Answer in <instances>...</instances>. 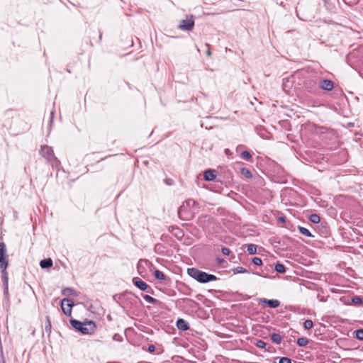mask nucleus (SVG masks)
Wrapping results in <instances>:
<instances>
[{
	"label": "nucleus",
	"instance_id": "1",
	"mask_svg": "<svg viewBox=\"0 0 363 363\" xmlns=\"http://www.w3.org/2000/svg\"><path fill=\"white\" fill-rule=\"evenodd\" d=\"M187 273L191 277L202 284L219 279V278L213 274H208L194 267L189 268L187 269Z\"/></svg>",
	"mask_w": 363,
	"mask_h": 363
},
{
	"label": "nucleus",
	"instance_id": "19",
	"mask_svg": "<svg viewBox=\"0 0 363 363\" xmlns=\"http://www.w3.org/2000/svg\"><path fill=\"white\" fill-rule=\"evenodd\" d=\"M1 272V279L4 283V285H8V273L6 272V268H0Z\"/></svg>",
	"mask_w": 363,
	"mask_h": 363
},
{
	"label": "nucleus",
	"instance_id": "46",
	"mask_svg": "<svg viewBox=\"0 0 363 363\" xmlns=\"http://www.w3.org/2000/svg\"><path fill=\"white\" fill-rule=\"evenodd\" d=\"M4 294L6 295L9 294L8 285H4Z\"/></svg>",
	"mask_w": 363,
	"mask_h": 363
},
{
	"label": "nucleus",
	"instance_id": "15",
	"mask_svg": "<svg viewBox=\"0 0 363 363\" xmlns=\"http://www.w3.org/2000/svg\"><path fill=\"white\" fill-rule=\"evenodd\" d=\"M52 264L53 262L51 258L44 259L40 262V266L42 269L50 268L52 267Z\"/></svg>",
	"mask_w": 363,
	"mask_h": 363
},
{
	"label": "nucleus",
	"instance_id": "51",
	"mask_svg": "<svg viewBox=\"0 0 363 363\" xmlns=\"http://www.w3.org/2000/svg\"><path fill=\"white\" fill-rule=\"evenodd\" d=\"M161 246H162L161 245L158 244V245H155V247L157 248V247H161Z\"/></svg>",
	"mask_w": 363,
	"mask_h": 363
},
{
	"label": "nucleus",
	"instance_id": "6",
	"mask_svg": "<svg viewBox=\"0 0 363 363\" xmlns=\"http://www.w3.org/2000/svg\"><path fill=\"white\" fill-rule=\"evenodd\" d=\"M194 27V21L192 16H191L189 18H187L186 19L182 20L179 26V29L186 31L192 30Z\"/></svg>",
	"mask_w": 363,
	"mask_h": 363
},
{
	"label": "nucleus",
	"instance_id": "26",
	"mask_svg": "<svg viewBox=\"0 0 363 363\" xmlns=\"http://www.w3.org/2000/svg\"><path fill=\"white\" fill-rule=\"evenodd\" d=\"M143 298L148 303H159V301L157 300L156 298L150 296V295H147V294H145V295H143Z\"/></svg>",
	"mask_w": 363,
	"mask_h": 363
},
{
	"label": "nucleus",
	"instance_id": "32",
	"mask_svg": "<svg viewBox=\"0 0 363 363\" xmlns=\"http://www.w3.org/2000/svg\"><path fill=\"white\" fill-rule=\"evenodd\" d=\"M313 326V323L311 320H306L303 323V327L306 330H309V329L312 328Z\"/></svg>",
	"mask_w": 363,
	"mask_h": 363
},
{
	"label": "nucleus",
	"instance_id": "37",
	"mask_svg": "<svg viewBox=\"0 0 363 363\" xmlns=\"http://www.w3.org/2000/svg\"><path fill=\"white\" fill-rule=\"evenodd\" d=\"M266 342L263 340H257L256 342V346L259 348H264L266 347Z\"/></svg>",
	"mask_w": 363,
	"mask_h": 363
},
{
	"label": "nucleus",
	"instance_id": "8",
	"mask_svg": "<svg viewBox=\"0 0 363 363\" xmlns=\"http://www.w3.org/2000/svg\"><path fill=\"white\" fill-rule=\"evenodd\" d=\"M258 303L259 304L264 303L272 308H276L280 306V301L277 299H267L265 298H259Z\"/></svg>",
	"mask_w": 363,
	"mask_h": 363
},
{
	"label": "nucleus",
	"instance_id": "23",
	"mask_svg": "<svg viewBox=\"0 0 363 363\" xmlns=\"http://www.w3.org/2000/svg\"><path fill=\"white\" fill-rule=\"evenodd\" d=\"M257 246L254 244H249L247 245V251L250 255H254L257 253Z\"/></svg>",
	"mask_w": 363,
	"mask_h": 363
},
{
	"label": "nucleus",
	"instance_id": "5",
	"mask_svg": "<svg viewBox=\"0 0 363 363\" xmlns=\"http://www.w3.org/2000/svg\"><path fill=\"white\" fill-rule=\"evenodd\" d=\"M83 326H82L80 333L84 335H91L93 334L96 328V324L92 320H88L84 322Z\"/></svg>",
	"mask_w": 363,
	"mask_h": 363
},
{
	"label": "nucleus",
	"instance_id": "40",
	"mask_svg": "<svg viewBox=\"0 0 363 363\" xmlns=\"http://www.w3.org/2000/svg\"><path fill=\"white\" fill-rule=\"evenodd\" d=\"M346 4L352 6L357 4V0H342Z\"/></svg>",
	"mask_w": 363,
	"mask_h": 363
},
{
	"label": "nucleus",
	"instance_id": "18",
	"mask_svg": "<svg viewBox=\"0 0 363 363\" xmlns=\"http://www.w3.org/2000/svg\"><path fill=\"white\" fill-rule=\"evenodd\" d=\"M154 275H155V278L159 280L166 281L167 279H169L167 278V277L162 272L157 270V269L154 272Z\"/></svg>",
	"mask_w": 363,
	"mask_h": 363
},
{
	"label": "nucleus",
	"instance_id": "50",
	"mask_svg": "<svg viewBox=\"0 0 363 363\" xmlns=\"http://www.w3.org/2000/svg\"><path fill=\"white\" fill-rule=\"evenodd\" d=\"M101 38H102V33H101V32H99V40H101Z\"/></svg>",
	"mask_w": 363,
	"mask_h": 363
},
{
	"label": "nucleus",
	"instance_id": "35",
	"mask_svg": "<svg viewBox=\"0 0 363 363\" xmlns=\"http://www.w3.org/2000/svg\"><path fill=\"white\" fill-rule=\"evenodd\" d=\"M252 262L255 265L261 266L262 264V261L259 257H253Z\"/></svg>",
	"mask_w": 363,
	"mask_h": 363
},
{
	"label": "nucleus",
	"instance_id": "14",
	"mask_svg": "<svg viewBox=\"0 0 363 363\" xmlns=\"http://www.w3.org/2000/svg\"><path fill=\"white\" fill-rule=\"evenodd\" d=\"M62 294L66 296H78V293L76 290L70 287L64 288L62 290Z\"/></svg>",
	"mask_w": 363,
	"mask_h": 363
},
{
	"label": "nucleus",
	"instance_id": "27",
	"mask_svg": "<svg viewBox=\"0 0 363 363\" xmlns=\"http://www.w3.org/2000/svg\"><path fill=\"white\" fill-rule=\"evenodd\" d=\"M309 220L313 223H318L320 220V218L318 214L313 213L310 215Z\"/></svg>",
	"mask_w": 363,
	"mask_h": 363
},
{
	"label": "nucleus",
	"instance_id": "36",
	"mask_svg": "<svg viewBox=\"0 0 363 363\" xmlns=\"http://www.w3.org/2000/svg\"><path fill=\"white\" fill-rule=\"evenodd\" d=\"M185 203L189 207H193L196 204V202L194 199H189L185 201Z\"/></svg>",
	"mask_w": 363,
	"mask_h": 363
},
{
	"label": "nucleus",
	"instance_id": "30",
	"mask_svg": "<svg viewBox=\"0 0 363 363\" xmlns=\"http://www.w3.org/2000/svg\"><path fill=\"white\" fill-rule=\"evenodd\" d=\"M351 302L354 305H360L362 303V299L361 297L355 296L351 298Z\"/></svg>",
	"mask_w": 363,
	"mask_h": 363
},
{
	"label": "nucleus",
	"instance_id": "22",
	"mask_svg": "<svg viewBox=\"0 0 363 363\" xmlns=\"http://www.w3.org/2000/svg\"><path fill=\"white\" fill-rule=\"evenodd\" d=\"M298 231L299 233L304 235V236H306V237H312V234L311 233V232L306 228L304 227H301V226H298Z\"/></svg>",
	"mask_w": 363,
	"mask_h": 363
},
{
	"label": "nucleus",
	"instance_id": "33",
	"mask_svg": "<svg viewBox=\"0 0 363 363\" xmlns=\"http://www.w3.org/2000/svg\"><path fill=\"white\" fill-rule=\"evenodd\" d=\"M216 262L219 266L223 267H225L228 265V262L225 259H223L220 257H217Z\"/></svg>",
	"mask_w": 363,
	"mask_h": 363
},
{
	"label": "nucleus",
	"instance_id": "52",
	"mask_svg": "<svg viewBox=\"0 0 363 363\" xmlns=\"http://www.w3.org/2000/svg\"><path fill=\"white\" fill-rule=\"evenodd\" d=\"M240 147H241V146H238V147H237L236 150H237V151H238V150H239V149H240Z\"/></svg>",
	"mask_w": 363,
	"mask_h": 363
},
{
	"label": "nucleus",
	"instance_id": "34",
	"mask_svg": "<svg viewBox=\"0 0 363 363\" xmlns=\"http://www.w3.org/2000/svg\"><path fill=\"white\" fill-rule=\"evenodd\" d=\"M355 337L359 340H363V329H358L355 331Z\"/></svg>",
	"mask_w": 363,
	"mask_h": 363
},
{
	"label": "nucleus",
	"instance_id": "45",
	"mask_svg": "<svg viewBox=\"0 0 363 363\" xmlns=\"http://www.w3.org/2000/svg\"><path fill=\"white\" fill-rule=\"evenodd\" d=\"M143 260V259H140V261L138 262V264H137V268H138V270L140 272V267H141V263Z\"/></svg>",
	"mask_w": 363,
	"mask_h": 363
},
{
	"label": "nucleus",
	"instance_id": "13",
	"mask_svg": "<svg viewBox=\"0 0 363 363\" xmlns=\"http://www.w3.org/2000/svg\"><path fill=\"white\" fill-rule=\"evenodd\" d=\"M177 327L178 328L179 330H181L182 331H186L189 328L187 322L182 318H179L177 320Z\"/></svg>",
	"mask_w": 363,
	"mask_h": 363
},
{
	"label": "nucleus",
	"instance_id": "31",
	"mask_svg": "<svg viewBox=\"0 0 363 363\" xmlns=\"http://www.w3.org/2000/svg\"><path fill=\"white\" fill-rule=\"evenodd\" d=\"M235 274L240 273H247V270L242 267H237L233 269Z\"/></svg>",
	"mask_w": 363,
	"mask_h": 363
},
{
	"label": "nucleus",
	"instance_id": "28",
	"mask_svg": "<svg viewBox=\"0 0 363 363\" xmlns=\"http://www.w3.org/2000/svg\"><path fill=\"white\" fill-rule=\"evenodd\" d=\"M274 269L278 273H284L286 271V268L284 264L281 263H277L274 267Z\"/></svg>",
	"mask_w": 363,
	"mask_h": 363
},
{
	"label": "nucleus",
	"instance_id": "20",
	"mask_svg": "<svg viewBox=\"0 0 363 363\" xmlns=\"http://www.w3.org/2000/svg\"><path fill=\"white\" fill-rule=\"evenodd\" d=\"M52 325L49 316H46V322L45 324V331L50 335L51 333Z\"/></svg>",
	"mask_w": 363,
	"mask_h": 363
},
{
	"label": "nucleus",
	"instance_id": "39",
	"mask_svg": "<svg viewBox=\"0 0 363 363\" xmlns=\"http://www.w3.org/2000/svg\"><path fill=\"white\" fill-rule=\"evenodd\" d=\"M279 363H291V360L289 357H283L280 358Z\"/></svg>",
	"mask_w": 363,
	"mask_h": 363
},
{
	"label": "nucleus",
	"instance_id": "9",
	"mask_svg": "<svg viewBox=\"0 0 363 363\" xmlns=\"http://www.w3.org/2000/svg\"><path fill=\"white\" fill-rule=\"evenodd\" d=\"M335 87V84L330 79H323L318 83V88L322 89L324 91H330Z\"/></svg>",
	"mask_w": 363,
	"mask_h": 363
},
{
	"label": "nucleus",
	"instance_id": "47",
	"mask_svg": "<svg viewBox=\"0 0 363 363\" xmlns=\"http://www.w3.org/2000/svg\"><path fill=\"white\" fill-rule=\"evenodd\" d=\"M279 220L281 223H285L286 222V219L284 217H279Z\"/></svg>",
	"mask_w": 363,
	"mask_h": 363
},
{
	"label": "nucleus",
	"instance_id": "12",
	"mask_svg": "<svg viewBox=\"0 0 363 363\" xmlns=\"http://www.w3.org/2000/svg\"><path fill=\"white\" fill-rule=\"evenodd\" d=\"M177 214L179 218L183 220H190V218H189L186 215L187 213L184 203L178 208Z\"/></svg>",
	"mask_w": 363,
	"mask_h": 363
},
{
	"label": "nucleus",
	"instance_id": "29",
	"mask_svg": "<svg viewBox=\"0 0 363 363\" xmlns=\"http://www.w3.org/2000/svg\"><path fill=\"white\" fill-rule=\"evenodd\" d=\"M240 157L245 160L250 161L252 158V155L248 151H243L241 152Z\"/></svg>",
	"mask_w": 363,
	"mask_h": 363
},
{
	"label": "nucleus",
	"instance_id": "44",
	"mask_svg": "<svg viewBox=\"0 0 363 363\" xmlns=\"http://www.w3.org/2000/svg\"><path fill=\"white\" fill-rule=\"evenodd\" d=\"M113 340H120V339L121 338V337L119 335H118V334H115V335H113Z\"/></svg>",
	"mask_w": 363,
	"mask_h": 363
},
{
	"label": "nucleus",
	"instance_id": "41",
	"mask_svg": "<svg viewBox=\"0 0 363 363\" xmlns=\"http://www.w3.org/2000/svg\"><path fill=\"white\" fill-rule=\"evenodd\" d=\"M155 350V347L153 345H149L147 347V351L150 353H152Z\"/></svg>",
	"mask_w": 363,
	"mask_h": 363
},
{
	"label": "nucleus",
	"instance_id": "3",
	"mask_svg": "<svg viewBox=\"0 0 363 363\" xmlns=\"http://www.w3.org/2000/svg\"><path fill=\"white\" fill-rule=\"evenodd\" d=\"M303 88L311 94H317L318 91V83L316 79H308L303 82Z\"/></svg>",
	"mask_w": 363,
	"mask_h": 363
},
{
	"label": "nucleus",
	"instance_id": "11",
	"mask_svg": "<svg viewBox=\"0 0 363 363\" xmlns=\"http://www.w3.org/2000/svg\"><path fill=\"white\" fill-rule=\"evenodd\" d=\"M216 177V171L214 169H207L204 172L203 179L206 181H213Z\"/></svg>",
	"mask_w": 363,
	"mask_h": 363
},
{
	"label": "nucleus",
	"instance_id": "24",
	"mask_svg": "<svg viewBox=\"0 0 363 363\" xmlns=\"http://www.w3.org/2000/svg\"><path fill=\"white\" fill-rule=\"evenodd\" d=\"M308 343V339L306 337H299L297 339V345L300 347H305Z\"/></svg>",
	"mask_w": 363,
	"mask_h": 363
},
{
	"label": "nucleus",
	"instance_id": "10",
	"mask_svg": "<svg viewBox=\"0 0 363 363\" xmlns=\"http://www.w3.org/2000/svg\"><path fill=\"white\" fill-rule=\"evenodd\" d=\"M133 282L135 284V286H136L142 291H145L148 293H150V291H152L150 286L147 285L145 281L140 279L139 278H133Z\"/></svg>",
	"mask_w": 363,
	"mask_h": 363
},
{
	"label": "nucleus",
	"instance_id": "38",
	"mask_svg": "<svg viewBox=\"0 0 363 363\" xmlns=\"http://www.w3.org/2000/svg\"><path fill=\"white\" fill-rule=\"evenodd\" d=\"M221 252L224 255H226V256L230 255V254L231 253V251L230 250V249H228V247H223L221 248Z\"/></svg>",
	"mask_w": 363,
	"mask_h": 363
},
{
	"label": "nucleus",
	"instance_id": "4",
	"mask_svg": "<svg viewBox=\"0 0 363 363\" xmlns=\"http://www.w3.org/2000/svg\"><path fill=\"white\" fill-rule=\"evenodd\" d=\"M9 258L6 255V245L4 242H0V268H7Z\"/></svg>",
	"mask_w": 363,
	"mask_h": 363
},
{
	"label": "nucleus",
	"instance_id": "42",
	"mask_svg": "<svg viewBox=\"0 0 363 363\" xmlns=\"http://www.w3.org/2000/svg\"><path fill=\"white\" fill-rule=\"evenodd\" d=\"M164 182L168 185H172L174 184L173 179L168 178L164 179Z\"/></svg>",
	"mask_w": 363,
	"mask_h": 363
},
{
	"label": "nucleus",
	"instance_id": "16",
	"mask_svg": "<svg viewBox=\"0 0 363 363\" xmlns=\"http://www.w3.org/2000/svg\"><path fill=\"white\" fill-rule=\"evenodd\" d=\"M71 325L77 331L80 332L82 326H83L84 322L75 319H70L69 320Z\"/></svg>",
	"mask_w": 363,
	"mask_h": 363
},
{
	"label": "nucleus",
	"instance_id": "21",
	"mask_svg": "<svg viewBox=\"0 0 363 363\" xmlns=\"http://www.w3.org/2000/svg\"><path fill=\"white\" fill-rule=\"evenodd\" d=\"M271 340L276 344H280L281 342V336L279 333H272L271 335Z\"/></svg>",
	"mask_w": 363,
	"mask_h": 363
},
{
	"label": "nucleus",
	"instance_id": "25",
	"mask_svg": "<svg viewBox=\"0 0 363 363\" xmlns=\"http://www.w3.org/2000/svg\"><path fill=\"white\" fill-rule=\"evenodd\" d=\"M240 172L245 178L250 179L252 177L251 172L245 167L241 168Z\"/></svg>",
	"mask_w": 363,
	"mask_h": 363
},
{
	"label": "nucleus",
	"instance_id": "49",
	"mask_svg": "<svg viewBox=\"0 0 363 363\" xmlns=\"http://www.w3.org/2000/svg\"><path fill=\"white\" fill-rule=\"evenodd\" d=\"M225 155H229L230 153V150L229 149H225Z\"/></svg>",
	"mask_w": 363,
	"mask_h": 363
},
{
	"label": "nucleus",
	"instance_id": "48",
	"mask_svg": "<svg viewBox=\"0 0 363 363\" xmlns=\"http://www.w3.org/2000/svg\"><path fill=\"white\" fill-rule=\"evenodd\" d=\"M323 1L325 5H330V0H323Z\"/></svg>",
	"mask_w": 363,
	"mask_h": 363
},
{
	"label": "nucleus",
	"instance_id": "7",
	"mask_svg": "<svg viewBox=\"0 0 363 363\" xmlns=\"http://www.w3.org/2000/svg\"><path fill=\"white\" fill-rule=\"evenodd\" d=\"M73 306V301L70 298H65L61 301V308L66 315H71Z\"/></svg>",
	"mask_w": 363,
	"mask_h": 363
},
{
	"label": "nucleus",
	"instance_id": "17",
	"mask_svg": "<svg viewBox=\"0 0 363 363\" xmlns=\"http://www.w3.org/2000/svg\"><path fill=\"white\" fill-rule=\"evenodd\" d=\"M169 231L177 238H182L184 235L183 231L178 227H170Z\"/></svg>",
	"mask_w": 363,
	"mask_h": 363
},
{
	"label": "nucleus",
	"instance_id": "43",
	"mask_svg": "<svg viewBox=\"0 0 363 363\" xmlns=\"http://www.w3.org/2000/svg\"><path fill=\"white\" fill-rule=\"evenodd\" d=\"M206 46L208 47V50H206V55L210 57L211 55V52L210 50V45L208 43H206Z\"/></svg>",
	"mask_w": 363,
	"mask_h": 363
},
{
	"label": "nucleus",
	"instance_id": "2",
	"mask_svg": "<svg viewBox=\"0 0 363 363\" xmlns=\"http://www.w3.org/2000/svg\"><path fill=\"white\" fill-rule=\"evenodd\" d=\"M40 154L52 165V167H57L60 164V161L55 156L53 150L51 147L48 145L41 146Z\"/></svg>",
	"mask_w": 363,
	"mask_h": 363
}]
</instances>
